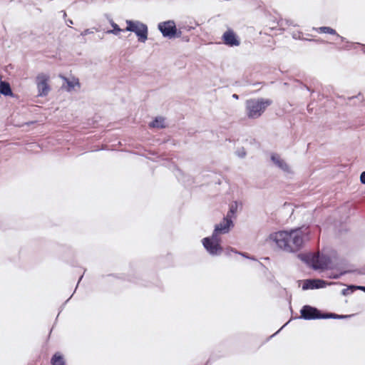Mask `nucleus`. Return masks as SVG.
<instances>
[{
	"label": "nucleus",
	"instance_id": "b1692460",
	"mask_svg": "<svg viewBox=\"0 0 365 365\" xmlns=\"http://www.w3.org/2000/svg\"><path fill=\"white\" fill-rule=\"evenodd\" d=\"M356 288L365 291V287L360 286V287H357Z\"/></svg>",
	"mask_w": 365,
	"mask_h": 365
},
{
	"label": "nucleus",
	"instance_id": "0eeeda50",
	"mask_svg": "<svg viewBox=\"0 0 365 365\" xmlns=\"http://www.w3.org/2000/svg\"><path fill=\"white\" fill-rule=\"evenodd\" d=\"M49 76L45 73H39L36 76V86L39 96H46L48 95L50 87L48 84Z\"/></svg>",
	"mask_w": 365,
	"mask_h": 365
},
{
	"label": "nucleus",
	"instance_id": "5701e85b",
	"mask_svg": "<svg viewBox=\"0 0 365 365\" xmlns=\"http://www.w3.org/2000/svg\"><path fill=\"white\" fill-rule=\"evenodd\" d=\"M90 33H91V32L89 31V30H88V29H87V30H85L82 34H83V35H86V34H90Z\"/></svg>",
	"mask_w": 365,
	"mask_h": 365
},
{
	"label": "nucleus",
	"instance_id": "6ab92c4d",
	"mask_svg": "<svg viewBox=\"0 0 365 365\" xmlns=\"http://www.w3.org/2000/svg\"><path fill=\"white\" fill-rule=\"evenodd\" d=\"M345 272H341L340 274H330L328 275V277L333 278V279H338L341 275L344 274Z\"/></svg>",
	"mask_w": 365,
	"mask_h": 365
},
{
	"label": "nucleus",
	"instance_id": "a211bd4d",
	"mask_svg": "<svg viewBox=\"0 0 365 365\" xmlns=\"http://www.w3.org/2000/svg\"><path fill=\"white\" fill-rule=\"evenodd\" d=\"M111 26L113 27V30L108 31V34H113L115 35H118L122 30L119 28V26L114 23L113 21H111Z\"/></svg>",
	"mask_w": 365,
	"mask_h": 365
},
{
	"label": "nucleus",
	"instance_id": "ddd939ff",
	"mask_svg": "<svg viewBox=\"0 0 365 365\" xmlns=\"http://www.w3.org/2000/svg\"><path fill=\"white\" fill-rule=\"evenodd\" d=\"M52 365H66L63 355L58 352L56 353L51 359Z\"/></svg>",
	"mask_w": 365,
	"mask_h": 365
},
{
	"label": "nucleus",
	"instance_id": "6e6552de",
	"mask_svg": "<svg viewBox=\"0 0 365 365\" xmlns=\"http://www.w3.org/2000/svg\"><path fill=\"white\" fill-rule=\"evenodd\" d=\"M158 29L164 37L169 38H174L177 32L175 23L173 21H167L160 23L158 24Z\"/></svg>",
	"mask_w": 365,
	"mask_h": 365
},
{
	"label": "nucleus",
	"instance_id": "a878e982",
	"mask_svg": "<svg viewBox=\"0 0 365 365\" xmlns=\"http://www.w3.org/2000/svg\"><path fill=\"white\" fill-rule=\"evenodd\" d=\"M229 225H230V228L233 226L232 222L231 220H230Z\"/></svg>",
	"mask_w": 365,
	"mask_h": 365
},
{
	"label": "nucleus",
	"instance_id": "393cba45",
	"mask_svg": "<svg viewBox=\"0 0 365 365\" xmlns=\"http://www.w3.org/2000/svg\"><path fill=\"white\" fill-rule=\"evenodd\" d=\"M232 97L237 99L238 98V96L237 94H233L232 95Z\"/></svg>",
	"mask_w": 365,
	"mask_h": 365
},
{
	"label": "nucleus",
	"instance_id": "f8f14e48",
	"mask_svg": "<svg viewBox=\"0 0 365 365\" xmlns=\"http://www.w3.org/2000/svg\"><path fill=\"white\" fill-rule=\"evenodd\" d=\"M166 125L165 120L163 117H157L155 120L149 123V126L151 128H163Z\"/></svg>",
	"mask_w": 365,
	"mask_h": 365
},
{
	"label": "nucleus",
	"instance_id": "f03ea898",
	"mask_svg": "<svg viewBox=\"0 0 365 365\" xmlns=\"http://www.w3.org/2000/svg\"><path fill=\"white\" fill-rule=\"evenodd\" d=\"M228 232V218L216 225L211 237H205L202 243L206 251L211 255H220L222 252V236Z\"/></svg>",
	"mask_w": 365,
	"mask_h": 365
},
{
	"label": "nucleus",
	"instance_id": "f257e3e1",
	"mask_svg": "<svg viewBox=\"0 0 365 365\" xmlns=\"http://www.w3.org/2000/svg\"><path fill=\"white\" fill-rule=\"evenodd\" d=\"M309 231L308 227H298L289 230H281L271 233L267 241L272 246L287 252L299 251L307 240Z\"/></svg>",
	"mask_w": 365,
	"mask_h": 365
},
{
	"label": "nucleus",
	"instance_id": "9b49d317",
	"mask_svg": "<svg viewBox=\"0 0 365 365\" xmlns=\"http://www.w3.org/2000/svg\"><path fill=\"white\" fill-rule=\"evenodd\" d=\"M63 79L66 83V89L68 91L74 90L76 88L80 87L78 79L73 78L71 79L63 77Z\"/></svg>",
	"mask_w": 365,
	"mask_h": 365
},
{
	"label": "nucleus",
	"instance_id": "4be33fe9",
	"mask_svg": "<svg viewBox=\"0 0 365 365\" xmlns=\"http://www.w3.org/2000/svg\"><path fill=\"white\" fill-rule=\"evenodd\" d=\"M237 155H238L239 157H240V158H243V157H245V152L244 149H242V150H241V151L237 152Z\"/></svg>",
	"mask_w": 365,
	"mask_h": 365
},
{
	"label": "nucleus",
	"instance_id": "dca6fc26",
	"mask_svg": "<svg viewBox=\"0 0 365 365\" xmlns=\"http://www.w3.org/2000/svg\"><path fill=\"white\" fill-rule=\"evenodd\" d=\"M242 209V203L238 201H233L230 204V213L235 215Z\"/></svg>",
	"mask_w": 365,
	"mask_h": 365
},
{
	"label": "nucleus",
	"instance_id": "1a4fd4ad",
	"mask_svg": "<svg viewBox=\"0 0 365 365\" xmlns=\"http://www.w3.org/2000/svg\"><path fill=\"white\" fill-rule=\"evenodd\" d=\"M328 283L322 279H307L304 282L302 289H313L325 287Z\"/></svg>",
	"mask_w": 365,
	"mask_h": 365
},
{
	"label": "nucleus",
	"instance_id": "412c9836",
	"mask_svg": "<svg viewBox=\"0 0 365 365\" xmlns=\"http://www.w3.org/2000/svg\"><path fill=\"white\" fill-rule=\"evenodd\" d=\"M360 180L361 183L365 184V171L361 174Z\"/></svg>",
	"mask_w": 365,
	"mask_h": 365
},
{
	"label": "nucleus",
	"instance_id": "bb28decb",
	"mask_svg": "<svg viewBox=\"0 0 365 365\" xmlns=\"http://www.w3.org/2000/svg\"><path fill=\"white\" fill-rule=\"evenodd\" d=\"M293 37L294 38H297V37L295 35H294Z\"/></svg>",
	"mask_w": 365,
	"mask_h": 365
},
{
	"label": "nucleus",
	"instance_id": "aec40b11",
	"mask_svg": "<svg viewBox=\"0 0 365 365\" xmlns=\"http://www.w3.org/2000/svg\"><path fill=\"white\" fill-rule=\"evenodd\" d=\"M223 39L225 44H228V31H226L223 34Z\"/></svg>",
	"mask_w": 365,
	"mask_h": 365
},
{
	"label": "nucleus",
	"instance_id": "7ed1b4c3",
	"mask_svg": "<svg viewBox=\"0 0 365 365\" xmlns=\"http://www.w3.org/2000/svg\"><path fill=\"white\" fill-rule=\"evenodd\" d=\"M299 257L314 269H326L331 268V259L325 255L319 254H302Z\"/></svg>",
	"mask_w": 365,
	"mask_h": 365
},
{
	"label": "nucleus",
	"instance_id": "20e7f679",
	"mask_svg": "<svg viewBox=\"0 0 365 365\" xmlns=\"http://www.w3.org/2000/svg\"><path fill=\"white\" fill-rule=\"evenodd\" d=\"M272 103L269 99H251L246 103V112L248 118H258Z\"/></svg>",
	"mask_w": 365,
	"mask_h": 365
},
{
	"label": "nucleus",
	"instance_id": "9d476101",
	"mask_svg": "<svg viewBox=\"0 0 365 365\" xmlns=\"http://www.w3.org/2000/svg\"><path fill=\"white\" fill-rule=\"evenodd\" d=\"M271 160L275 166L281 169L283 172L289 173L291 170L287 163L280 158L277 154L273 153L271 155Z\"/></svg>",
	"mask_w": 365,
	"mask_h": 365
},
{
	"label": "nucleus",
	"instance_id": "4468645a",
	"mask_svg": "<svg viewBox=\"0 0 365 365\" xmlns=\"http://www.w3.org/2000/svg\"><path fill=\"white\" fill-rule=\"evenodd\" d=\"M3 94L4 96H11L12 91L10 87V85L4 81H1L0 83V94Z\"/></svg>",
	"mask_w": 365,
	"mask_h": 365
},
{
	"label": "nucleus",
	"instance_id": "f3484780",
	"mask_svg": "<svg viewBox=\"0 0 365 365\" xmlns=\"http://www.w3.org/2000/svg\"><path fill=\"white\" fill-rule=\"evenodd\" d=\"M240 43L239 37L232 31H230V46H237Z\"/></svg>",
	"mask_w": 365,
	"mask_h": 365
},
{
	"label": "nucleus",
	"instance_id": "2eb2a0df",
	"mask_svg": "<svg viewBox=\"0 0 365 365\" xmlns=\"http://www.w3.org/2000/svg\"><path fill=\"white\" fill-rule=\"evenodd\" d=\"M317 31L322 32V33H326L332 35H336V36L340 38L341 41H344V38L339 35L336 34V31L330 27L328 26H322L317 29Z\"/></svg>",
	"mask_w": 365,
	"mask_h": 365
},
{
	"label": "nucleus",
	"instance_id": "39448f33",
	"mask_svg": "<svg viewBox=\"0 0 365 365\" xmlns=\"http://www.w3.org/2000/svg\"><path fill=\"white\" fill-rule=\"evenodd\" d=\"M127 27L125 31L134 32L138 41L140 42H145L148 39V26L138 21L127 20L125 21Z\"/></svg>",
	"mask_w": 365,
	"mask_h": 365
},
{
	"label": "nucleus",
	"instance_id": "423d86ee",
	"mask_svg": "<svg viewBox=\"0 0 365 365\" xmlns=\"http://www.w3.org/2000/svg\"><path fill=\"white\" fill-rule=\"evenodd\" d=\"M301 315L303 319L308 320L326 318L342 319L349 317L346 315H336L334 314H331L329 315H321L318 309L308 305L304 306L302 307V309H301Z\"/></svg>",
	"mask_w": 365,
	"mask_h": 365
}]
</instances>
